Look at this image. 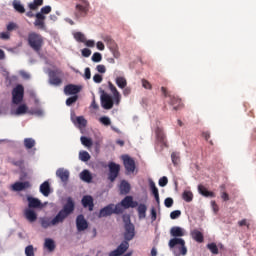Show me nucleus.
I'll list each match as a JSON object with an SVG mask.
<instances>
[{"mask_svg": "<svg viewBox=\"0 0 256 256\" xmlns=\"http://www.w3.org/2000/svg\"><path fill=\"white\" fill-rule=\"evenodd\" d=\"M74 39H76L78 43H85L86 41L85 34L81 32L74 33Z\"/></svg>", "mask_w": 256, "mask_h": 256, "instance_id": "nucleus-43", "label": "nucleus"}, {"mask_svg": "<svg viewBox=\"0 0 256 256\" xmlns=\"http://www.w3.org/2000/svg\"><path fill=\"white\" fill-rule=\"evenodd\" d=\"M156 141L161 144V147H167V138L162 128L157 127L155 130Z\"/></svg>", "mask_w": 256, "mask_h": 256, "instance_id": "nucleus-14", "label": "nucleus"}, {"mask_svg": "<svg viewBox=\"0 0 256 256\" xmlns=\"http://www.w3.org/2000/svg\"><path fill=\"white\" fill-rule=\"evenodd\" d=\"M101 105L103 109H113L114 102L111 95L103 92L101 95Z\"/></svg>", "mask_w": 256, "mask_h": 256, "instance_id": "nucleus-12", "label": "nucleus"}, {"mask_svg": "<svg viewBox=\"0 0 256 256\" xmlns=\"http://www.w3.org/2000/svg\"><path fill=\"white\" fill-rule=\"evenodd\" d=\"M7 31L11 32V31H15L16 29H19V26H17L16 23L14 22H10L7 26H6Z\"/></svg>", "mask_w": 256, "mask_h": 256, "instance_id": "nucleus-52", "label": "nucleus"}, {"mask_svg": "<svg viewBox=\"0 0 256 256\" xmlns=\"http://www.w3.org/2000/svg\"><path fill=\"white\" fill-rule=\"evenodd\" d=\"M44 247L48 249V251L53 252L55 251V241L50 238L45 239Z\"/></svg>", "mask_w": 256, "mask_h": 256, "instance_id": "nucleus-32", "label": "nucleus"}, {"mask_svg": "<svg viewBox=\"0 0 256 256\" xmlns=\"http://www.w3.org/2000/svg\"><path fill=\"white\" fill-rule=\"evenodd\" d=\"M51 11H52L51 6H44L41 8V10H40V12H38V14L44 15V17H45V15H49V13H51Z\"/></svg>", "mask_w": 256, "mask_h": 256, "instance_id": "nucleus-47", "label": "nucleus"}, {"mask_svg": "<svg viewBox=\"0 0 256 256\" xmlns=\"http://www.w3.org/2000/svg\"><path fill=\"white\" fill-rule=\"evenodd\" d=\"M109 174L108 179L113 183L117 177H119V172L121 171V166L115 162H110L108 164Z\"/></svg>", "mask_w": 256, "mask_h": 256, "instance_id": "nucleus-8", "label": "nucleus"}, {"mask_svg": "<svg viewBox=\"0 0 256 256\" xmlns=\"http://www.w3.org/2000/svg\"><path fill=\"white\" fill-rule=\"evenodd\" d=\"M168 247L174 249V255L185 256L187 255V246L185 245V240L183 238H172L168 242Z\"/></svg>", "mask_w": 256, "mask_h": 256, "instance_id": "nucleus-2", "label": "nucleus"}, {"mask_svg": "<svg viewBox=\"0 0 256 256\" xmlns=\"http://www.w3.org/2000/svg\"><path fill=\"white\" fill-rule=\"evenodd\" d=\"M40 193H42L44 197H49V195H51V185L48 181H45L40 185Z\"/></svg>", "mask_w": 256, "mask_h": 256, "instance_id": "nucleus-24", "label": "nucleus"}, {"mask_svg": "<svg viewBox=\"0 0 256 256\" xmlns=\"http://www.w3.org/2000/svg\"><path fill=\"white\" fill-rule=\"evenodd\" d=\"M12 5L17 13H25V7L23 6V4H21V2L14 1Z\"/></svg>", "mask_w": 256, "mask_h": 256, "instance_id": "nucleus-37", "label": "nucleus"}, {"mask_svg": "<svg viewBox=\"0 0 256 256\" xmlns=\"http://www.w3.org/2000/svg\"><path fill=\"white\" fill-rule=\"evenodd\" d=\"M103 59V56L101 55V53L96 52L92 55V61L94 63H100V61Z\"/></svg>", "mask_w": 256, "mask_h": 256, "instance_id": "nucleus-50", "label": "nucleus"}, {"mask_svg": "<svg viewBox=\"0 0 256 256\" xmlns=\"http://www.w3.org/2000/svg\"><path fill=\"white\" fill-rule=\"evenodd\" d=\"M123 222H124V241H133L135 239V225L131 223V217L128 215H123L122 217Z\"/></svg>", "mask_w": 256, "mask_h": 256, "instance_id": "nucleus-3", "label": "nucleus"}, {"mask_svg": "<svg viewBox=\"0 0 256 256\" xmlns=\"http://www.w3.org/2000/svg\"><path fill=\"white\" fill-rule=\"evenodd\" d=\"M142 86L144 89H152L151 83L145 79H142Z\"/></svg>", "mask_w": 256, "mask_h": 256, "instance_id": "nucleus-63", "label": "nucleus"}, {"mask_svg": "<svg viewBox=\"0 0 256 256\" xmlns=\"http://www.w3.org/2000/svg\"><path fill=\"white\" fill-rule=\"evenodd\" d=\"M41 5H43V1H34L33 3L29 4V9H31L32 11H37V9L41 7Z\"/></svg>", "mask_w": 256, "mask_h": 256, "instance_id": "nucleus-44", "label": "nucleus"}, {"mask_svg": "<svg viewBox=\"0 0 256 256\" xmlns=\"http://www.w3.org/2000/svg\"><path fill=\"white\" fill-rule=\"evenodd\" d=\"M94 83H101L103 81V76L101 74H95L93 76Z\"/></svg>", "mask_w": 256, "mask_h": 256, "instance_id": "nucleus-61", "label": "nucleus"}, {"mask_svg": "<svg viewBox=\"0 0 256 256\" xmlns=\"http://www.w3.org/2000/svg\"><path fill=\"white\" fill-rule=\"evenodd\" d=\"M161 91H162L164 97H169V99H170L169 105H172L173 111H179V110L183 109V101L181 100V98H179L175 95L169 94V92L167 91V88H165V87H161Z\"/></svg>", "mask_w": 256, "mask_h": 256, "instance_id": "nucleus-5", "label": "nucleus"}, {"mask_svg": "<svg viewBox=\"0 0 256 256\" xmlns=\"http://www.w3.org/2000/svg\"><path fill=\"white\" fill-rule=\"evenodd\" d=\"M25 95V88L23 85L19 84L12 90V103L14 105H19L23 102V97Z\"/></svg>", "mask_w": 256, "mask_h": 256, "instance_id": "nucleus-7", "label": "nucleus"}, {"mask_svg": "<svg viewBox=\"0 0 256 256\" xmlns=\"http://www.w3.org/2000/svg\"><path fill=\"white\" fill-rule=\"evenodd\" d=\"M108 87L113 96L119 93V90H117V87H115V85H113L111 82H108Z\"/></svg>", "mask_w": 256, "mask_h": 256, "instance_id": "nucleus-57", "label": "nucleus"}, {"mask_svg": "<svg viewBox=\"0 0 256 256\" xmlns=\"http://www.w3.org/2000/svg\"><path fill=\"white\" fill-rule=\"evenodd\" d=\"M35 18L34 26H36L38 29H45V19H47V16L36 13Z\"/></svg>", "mask_w": 256, "mask_h": 256, "instance_id": "nucleus-18", "label": "nucleus"}, {"mask_svg": "<svg viewBox=\"0 0 256 256\" xmlns=\"http://www.w3.org/2000/svg\"><path fill=\"white\" fill-rule=\"evenodd\" d=\"M103 42L106 43L107 47L110 49L111 47H113L114 45H117V43H115V40H113V38H111V36H103L102 37Z\"/></svg>", "mask_w": 256, "mask_h": 256, "instance_id": "nucleus-35", "label": "nucleus"}, {"mask_svg": "<svg viewBox=\"0 0 256 256\" xmlns=\"http://www.w3.org/2000/svg\"><path fill=\"white\" fill-rule=\"evenodd\" d=\"M178 217H181L180 210H174L170 213V219H178Z\"/></svg>", "mask_w": 256, "mask_h": 256, "instance_id": "nucleus-58", "label": "nucleus"}, {"mask_svg": "<svg viewBox=\"0 0 256 256\" xmlns=\"http://www.w3.org/2000/svg\"><path fill=\"white\" fill-rule=\"evenodd\" d=\"M164 205L165 207H168V208L173 207V198H170V197L166 198L164 200Z\"/></svg>", "mask_w": 256, "mask_h": 256, "instance_id": "nucleus-59", "label": "nucleus"}, {"mask_svg": "<svg viewBox=\"0 0 256 256\" xmlns=\"http://www.w3.org/2000/svg\"><path fill=\"white\" fill-rule=\"evenodd\" d=\"M27 201H28V207H30V209H41V207H43L41 200L37 198L28 196Z\"/></svg>", "mask_w": 256, "mask_h": 256, "instance_id": "nucleus-21", "label": "nucleus"}, {"mask_svg": "<svg viewBox=\"0 0 256 256\" xmlns=\"http://www.w3.org/2000/svg\"><path fill=\"white\" fill-rule=\"evenodd\" d=\"M29 188H31V183L29 181L15 182L12 185L13 191H24V189H29Z\"/></svg>", "mask_w": 256, "mask_h": 256, "instance_id": "nucleus-22", "label": "nucleus"}, {"mask_svg": "<svg viewBox=\"0 0 256 256\" xmlns=\"http://www.w3.org/2000/svg\"><path fill=\"white\" fill-rule=\"evenodd\" d=\"M207 249L212 252L213 255H219V248L215 242L207 244Z\"/></svg>", "mask_w": 256, "mask_h": 256, "instance_id": "nucleus-39", "label": "nucleus"}, {"mask_svg": "<svg viewBox=\"0 0 256 256\" xmlns=\"http://www.w3.org/2000/svg\"><path fill=\"white\" fill-rule=\"evenodd\" d=\"M24 215L30 223H35V221H37V213L31 209H26Z\"/></svg>", "mask_w": 256, "mask_h": 256, "instance_id": "nucleus-26", "label": "nucleus"}, {"mask_svg": "<svg viewBox=\"0 0 256 256\" xmlns=\"http://www.w3.org/2000/svg\"><path fill=\"white\" fill-rule=\"evenodd\" d=\"M112 101L115 102V105H119L121 103V93L114 94Z\"/></svg>", "mask_w": 256, "mask_h": 256, "instance_id": "nucleus-60", "label": "nucleus"}, {"mask_svg": "<svg viewBox=\"0 0 256 256\" xmlns=\"http://www.w3.org/2000/svg\"><path fill=\"white\" fill-rule=\"evenodd\" d=\"M137 211L139 219H145V217H147V205L139 204Z\"/></svg>", "mask_w": 256, "mask_h": 256, "instance_id": "nucleus-30", "label": "nucleus"}, {"mask_svg": "<svg viewBox=\"0 0 256 256\" xmlns=\"http://www.w3.org/2000/svg\"><path fill=\"white\" fill-rule=\"evenodd\" d=\"M80 179L82 181H85V183H91V181H93V176L91 175V172H89V170H83L80 173Z\"/></svg>", "mask_w": 256, "mask_h": 256, "instance_id": "nucleus-28", "label": "nucleus"}, {"mask_svg": "<svg viewBox=\"0 0 256 256\" xmlns=\"http://www.w3.org/2000/svg\"><path fill=\"white\" fill-rule=\"evenodd\" d=\"M81 203H82V206L84 207V209H88L89 211H93V209L95 208L93 196H91V195L83 196Z\"/></svg>", "mask_w": 256, "mask_h": 256, "instance_id": "nucleus-15", "label": "nucleus"}, {"mask_svg": "<svg viewBox=\"0 0 256 256\" xmlns=\"http://www.w3.org/2000/svg\"><path fill=\"white\" fill-rule=\"evenodd\" d=\"M73 124L78 125L80 128L87 127V120L83 116L72 118Z\"/></svg>", "mask_w": 256, "mask_h": 256, "instance_id": "nucleus-29", "label": "nucleus"}, {"mask_svg": "<svg viewBox=\"0 0 256 256\" xmlns=\"http://www.w3.org/2000/svg\"><path fill=\"white\" fill-rule=\"evenodd\" d=\"M127 249H129V242L124 240L115 250L109 253V256H121L126 253Z\"/></svg>", "mask_w": 256, "mask_h": 256, "instance_id": "nucleus-11", "label": "nucleus"}, {"mask_svg": "<svg viewBox=\"0 0 256 256\" xmlns=\"http://www.w3.org/2000/svg\"><path fill=\"white\" fill-rule=\"evenodd\" d=\"M123 163L127 173H135V160L129 156H123Z\"/></svg>", "mask_w": 256, "mask_h": 256, "instance_id": "nucleus-13", "label": "nucleus"}, {"mask_svg": "<svg viewBox=\"0 0 256 256\" xmlns=\"http://www.w3.org/2000/svg\"><path fill=\"white\" fill-rule=\"evenodd\" d=\"M108 87L113 96L119 93V90H117V87H115V85H113L111 82H108Z\"/></svg>", "mask_w": 256, "mask_h": 256, "instance_id": "nucleus-56", "label": "nucleus"}, {"mask_svg": "<svg viewBox=\"0 0 256 256\" xmlns=\"http://www.w3.org/2000/svg\"><path fill=\"white\" fill-rule=\"evenodd\" d=\"M28 107L26 104H21L20 106H18V108L16 109L15 115H25V113H27L28 111Z\"/></svg>", "mask_w": 256, "mask_h": 256, "instance_id": "nucleus-38", "label": "nucleus"}, {"mask_svg": "<svg viewBox=\"0 0 256 256\" xmlns=\"http://www.w3.org/2000/svg\"><path fill=\"white\" fill-rule=\"evenodd\" d=\"M109 49L113 53L115 59H119L121 54L119 53V48L117 47V44H115L114 46L110 47Z\"/></svg>", "mask_w": 256, "mask_h": 256, "instance_id": "nucleus-48", "label": "nucleus"}, {"mask_svg": "<svg viewBox=\"0 0 256 256\" xmlns=\"http://www.w3.org/2000/svg\"><path fill=\"white\" fill-rule=\"evenodd\" d=\"M113 207H115V204H109L102 208L98 214V217L100 219L103 217H110V215H113Z\"/></svg>", "mask_w": 256, "mask_h": 256, "instance_id": "nucleus-20", "label": "nucleus"}, {"mask_svg": "<svg viewBox=\"0 0 256 256\" xmlns=\"http://www.w3.org/2000/svg\"><path fill=\"white\" fill-rule=\"evenodd\" d=\"M82 55H83V57H91V50L88 48H84L82 50Z\"/></svg>", "mask_w": 256, "mask_h": 256, "instance_id": "nucleus-64", "label": "nucleus"}, {"mask_svg": "<svg viewBox=\"0 0 256 256\" xmlns=\"http://www.w3.org/2000/svg\"><path fill=\"white\" fill-rule=\"evenodd\" d=\"M170 235L174 239H181V237H185V231L179 226H174L170 229Z\"/></svg>", "mask_w": 256, "mask_h": 256, "instance_id": "nucleus-19", "label": "nucleus"}, {"mask_svg": "<svg viewBox=\"0 0 256 256\" xmlns=\"http://www.w3.org/2000/svg\"><path fill=\"white\" fill-rule=\"evenodd\" d=\"M182 199H184L186 203H191V201H193V192L189 190H185L182 193Z\"/></svg>", "mask_w": 256, "mask_h": 256, "instance_id": "nucleus-34", "label": "nucleus"}, {"mask_svg": "<svg viewBox=\"0 0 256 256\" xmlns=\"http://www.w3.org/2000/svg\"><path fill=\"white\" fill-rule=\"evenodd\" d=\"M82 145H84V147H92L93 146V140H91V138H87L85 136H82L80 138Z\"/></svg>", "mask_w": 256, "mask_h": 256, "instance_id": "nucleus-40", "label": "nucleus"}, {"mask_svg": "<svg viewBox=\"0 0 256 256\" xmlns=\"http://www.w3.org/2000/svg\"><path fill=\"white\" fill-rule=\"evenodd\" d=\"M48 77L49 84L54 85V87H59V85L63 83V79H61V77H63V71H61L60 69L50 70L48 73Z\"/></svg>", "mask_w": 256, "mask_h": 256, "instance_id": "nucleus-6", "label": "nucleus"}, {"mask_svg": "<svg viewBox=\"0 0 256 256\" xmlns=\"http://www.w3.org/2000/svg\"><path fill=\"white\" fill-rule=\"evenodd\" d=\"M35 144H36V142H35V139H33V138H25L24 139V147L26 149H33Z\"/></svg>", "mask_w": 256, "mask_h": 256, "instance_id": "nucleus-36", "label": "nucleus"}, {"mask_svg": "<svg viewBox=\"0 0 256 256\" xmlns=\"http://www.w3.org/2000/svg\"><path fill=\"white\" fill-rule=\"evenodd\" d=\"M89 13V2H82L76 5L75 17L76 19H81V17H86Z\"/></svg>", "mask_w": 256, "mask_h": 256, "instance_id": "nucleus-9", "label": "nucleus"}, {"mask_svg": "<svg viewBox=\"0 0 256 256\" xmlns=\"http://www.w3.org/2000/svg\"><path fill=\"white\" fill-rule=\"evenodd\" d=\"M73 211H75V202H73L72 198H68L66 204L54 218L43 217L40 219L41 227H43V229H49V227H55L59 225V223H64Z\"/></svg>", "mask_w": 256, "mask_h": 256, "instance_id": "nucleus-1", "label": "nucleus"}, {"mask_svg": "<svg viewBox=\"0 0 256 256\" xmlns=\"http://www.w3.org/2000/svg\"><path fill=\"white\" fill-rule=\"evenodd\" d=\"M198 191L200 195H203V197H211V198L215 197V193L207 190L206 187L203 185L198 186Z\"/></svg>", "mask_w": 256, "mask_h": 256, "instance_id": "nucleus-27", "label": "nucleus"}, {"mask_svg": "<svg viewBox=\"0 0 256 256\" xmlns=\"http://www.w3.org/2000/svg\"><path fill=\"white\" fill-rule=\"evenodd\" d=\"M100 123H102V125H106V127H108V125H111V119H109V117H101L100 118Z\"/></svg>", "mask_w": 256, "mask_h": 256, "instance_id": "nucleus-55", "label": "nucleus"}, {"mask_svg": "<svg viewBox=\"0 0 256 256\" xmlns=\"http://www.w3.org/2000/svg\"><path fill=\"white\" fill-rule=\"evenodd\" d=\"M78 99H79L78 95L71 96V97L67 98L66 105L68 107H71V105H73V103H77Z\"/></svg>", "mask_w": 256, "mask_h": 256, "instance_id": "nucleus-45", "label": "nucleus"}, {"mask_svg": "<svg viewBox=\"0 0 256 256\" xmlns=\"http://www.w3.org/2000/svg\"><path fill=\"white\" fill-rule=\"evenodd\" d=\"M123 213V205L121 203L116 204V206L113 207V214L115 215H121Z\"/></svg>", "mask_w": 256, "mask_h": 256, "instance_id": "nucleus-46", "label": "nucleus"}, {"mask_svg": "<svg viewBox=\"0 0 256 256\" xmlns=\"http://www.w3.org/2000/svg\"><path fill=\"white\" fill-rule=\"evenodd\" d=\"M190 235L196 243H203L205 241V237L203 236V233L199 231L198 229H194L190 232Z\"/></svg>", "mask_w": 256, "mask_h": 256, "instance_id": "nucleus-23", "label": "nucleus"}, {"mask_svg": "<svg viewBox=\"0 0 256 256\" xmlns=\"http://www.w3.org/2000/svg\"><path fill=\"white\" fill-rule=\"evenodd\" d=\"M150 189L154 196L159 195V189L157 188V186L155 185V182H153V180H150Z\"/></svg>", "mask_w": 256, "mask_h": 256, "instance_id": "nucleus-49", "label": "nucleus"}, {"mask_svg": "<svg viewBox=\"0 0 256 256\" xmlns=\"http://www.w3.org/2000/svg\"><path fill=\"white\" fill-rule=\"evenodd\" d=\"M64 93L65 95L75 96L78 93H81V86L75 84H68L64 87Z\"/></svg>", "mask_w": 256, "mask_h": 256, "instance_id": "nucleus-16", "label": "nucleus"}, {"mask_svg": "<svg viewBox=\"0 0 256 256\" xmlns=\"http://www.w3.org/2000/svg\"><path fill=\"white\" fill-rule=\"evenodd\" d=\"M115 83L119 89H125L127 87V79L123 76L116 77Z\"/></svg>", "mask_w": 256, "mask_h": 256, "instance_id": "nucleus-31", "label": "nucleus"}, {"mask_svg": "<svg viewBox=\"0 0 256 256\" xmlns=\"http://www.w3.org/2000/svg\"><path fill=\"white\" fill-rule=\"evenodd\" d=\"M79 159L81 161L87 162L91 159V155L87 151H82L79 153Z\"/></svg>", "mask_w": 256, "mask_h": 256, "instance_id": "nucleus-41", "label": "nucleus"}, {"mask_svg": "<svg viewBox=\"0 0 256 256\" xmlns=\"http://www.w3.org/2000/svg\"><path fill=\"white\" fill-rule=\"evenodd\" d=\"M172 163L174 166L179 165V162L181 161V157L179 156V153L173 152L171 154Z\"/></svg>", "mask_w": 256, "mask_h": 256, "instance_id": "nucleus-42", "label": "nucleus"}, {"mask_svg": "<svg viewBox=\"0 0 256 256\" xmlns=\"http://www.w3.org/2000/svg\"><path fill=\"white\" fill-rule=\"evenodd\" d=\"M131 191V184L127 180H122L120 183V193L121 195H127Z\"/></svg>", "mask_w": 256, "mask_h": 256, "instance_id": "nucleus-25", "label": "nucleus"}, {"mask_svg": "<svg viewBox=\"0 0 256 256\" xmlns=\"http://www.w3.org/2000/svg\"><path fill=\"white\" fill-rule=\"evenodd\" d=\"M76 228L79 233L89 228V222L85 219L83 214H79L76 218Z\"/></svg>", "mask_w": 256, "mask_h": 256, "instance_id": "nucleus-10", "label": "nucleus"}, {"mask_svg": "<svg viewBox=\"0 0 256 256\" xmlns=\"http://www.w3.org/2000/svg\"><path fill=\"white\" fill-rule=\"evenodd\" d=\"M26 256H35V251L33 250V245H29L25 248Z\"/></svg>", "mask_w": 256, "mask_h": 256, "instance_id": "nucleus-51", "label": "nucleus"}, {"mask_svg": "<svg viewBox=\"0 0 256 256\" xmlns=\"http://www.w3.org/2000/svg\"><path fill=\"white\" fill-rule=\"evenodd\" d=\"M28 45L35 51L36 53H39L41 49H43L44 40L43 36L41 34H38L37 32H31L28 34Z\"/></svg>", "mask_w": 256, "mask_h": 256, "instance_id": "nucleus-4", "label": "nucleus"}, {"mask_svg": "<svg viewBox=\"0 0 256 256\" xmlns=\"http://www.w3.org/2000/svg\"><path fill=\"white\" fill-rule=\"evenodd\" d=\"M96 71H98V73H106L107 72V68L105 67V65L99 64L96 67Z\"/></svg>", "mask_w": 256, "mask_h": 256, "instance_id": "nucleus-62", "label": "nucleus"}, {"mask_svg": "<svg viewBox=\"0 0 256 256\" xmlns=\"http://www.w3.org/2000/svg\"><path fill=\"white\" fill-rule=\"evenodd\" d=\"M28 113H29V115H37L38 117H42L43 110H41V109H34V110H29Z\"/></svg>", "mask_w": 256, "mask_h": 256, "instance_id": "nucleus-53", "label": "nucleus"}, {"mask_svg": "<svg viewBox=\"0 0 256 256\" xmlns=\"http://www.w3.org/2000/svg\"><path fill=\"white\" fill-rule=\"evenodd\" d=\"M69 170L65 169V168H59L56 171V176H58V178L60 179V181H62V183L67 184V182L69 181Z\"/></svg>", "mask_w": 256, "mask_h": 256, "instance_id": "nucleus-17", "label": "nucleus"}, {"mask_svg": "<svg viewBox=\"0 0 256 256\" xmlns=\"http://www.w3.org/2000/svg\"><path fill=\"white\" fill-rule=\"evenodd\" d=\"M120 203L124 209H129L133 203V197L126 196Z\"/></svg>", "mask_w": 256, "mask_h": 256, "instance_id": "nucleus-33", "label": "nucleus"}, {"mask_svg": "<svg viewBox=\"0 0 256 256\" xmlns=\"http://www.w3.org/2000/svg\"><path fill=\"white\" fill-rule=\"evenodd\" d=\"M158 183L160 187H165L169 183V179H167V176L161 177Z\"/></svg>", "mask_w": 256, "mask_h": 256, "instance_id": "nucleus-54", "label": "nucleus"}]
</instances>
